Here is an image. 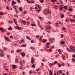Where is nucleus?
Returning <instances> with one entry per match:
<instances>
[{"label":"nucleus","mask_w":75,"mask_h":75,"mask_svg":"<svg viewBox=\"0 0 75 75\" xmlns=\"http://www.w3.org/2000/svg\"><path fill=\"white\" fill-rule=\"evenodd\" d=\"M43 14H51V12L50 11L48 10V9H47V10H45V12H43Z\"/></svg>","instance_id":"f257e3e1"},{"label":"nucleus","mask_w":75,"mask_h":75,"mask_svg":"<svg viewBox=\"0 0 75 75\" xmlns=\"http://www.w3.org/2000/svg\"><path fill=\"white\" fill-rule=\"evenodd\" d=\"M36 6H37V7H38V8H39L40 9H41V6H40V5H38V4H36Z\"/></svg>","instance_id":"f03ea898"},{"label":"nucleus","mask_w":75,"mask_h":75,"mask_svg":"<svg viewBox=\"0 0 75 75\" xmlns=\"http://www.w3.org/2000/svg\"><path fill=\"white\" fill-rule=\"evenodd\" d=\"M70 49L71 51H74V50H75V47H70Z\"/></svg>","instance_id":"7ed1b4c3"},{"label":"nucleus","mask_w":75,"mask_h":75,"mask_svg":"<svg viewBox=\"0 0 75 75\" xmlns=\"http://www.w3.org/2000/svg\"><path fill=\"white\" fill-rule=\"evenodd\" d=\"M18 62V59L17 58H16L15 59V62L16 64H17Z\"/></svg>","instance_id":"20e7f679"},{"label":"nucleus","mask_w":75,"mask_h":75,"mask_svg":"<svg viewBox=\"0 0 75 75\" xmlns=\"http://www.w3.org/2000/svg\"><path fill=\"white\" fill-rule=\"evenodd\" d=\"M34 58H33V57H32L31 63H32V64H34Z\"/></svg>","instance_id":"39448f33"},{"label":"nucleus","mask_w":75,"mask_h":75,"mask_svg":"<svg viewBox=\"0 0 75 75\" xmlns=\"http://www.w3.org/2000/svg\"><path fill=\"white\" fill-rule=\"evenodd\" d=\"M4 55V54L3 53H0V56L1 57H3Z\"/></svg>","instance_id":"423d86ee"},{"label":"nucleus","mask_w":75,"mask_h":75,"mask_svg":"<svg viewBox=\"0 0 75 75\" xmlns=\"http://www.w3.org/2000/svg\"><path fill=\"white\" fill-rule=\"evenodd\" d=\"M13 21L14 23H15L16 25H17V21H16V19H13Z\"/></svg>","instance_id":"0eeeda50"},{"label":"nucleus","mask_w":75,"mask_h":75,"mask_svg":"<svg viewBox=\"0 0 75 75\" xmlns=\"http://www.w3.org/2000/svg\"><path fill=\"white\" fill-rule=\"evenodd\" d=\"M22 55L23 57H24V56H25V52H23L22 53Z\"/></svg>","instance_id":"6e6552de"},{"label":"nucleus","mask_w":75,"mask_h":75,"mask_svg":"<svg viewBox=\"0 0 75 75\" xmlns=\"http://www.w3.org/2000/svg\"><path fill=\"white\" fill-rule=\"evenodd\" d=\"M13 8H14V9H15V10L16 13H18V12H17V8L16 7H15V6H14Z\"/></svg>","instance_id":"1a4fd4ad"},{"label":"nucleus","mask_w":75,"mask_h":75,"mask_svg":"<svg viewBox=\"0 0 75 75\" xmlns=\"http://www.w3.org/2000/svg\"><path fill=\"white\" fill-rule=\"evenodd\" d=\"M0 30H1L2 32H3V31H4V30H3V28L1 27H0Z\"/></svg>","instance_id":"9d476101"},{"label":"nucleus","mask_w":75,"mask_h":75,"mask_svg":"<svg viewBox=\"0 0 75 75\" xmlns=\"http://www.w3.org/2000/svg\"><path fill=\"white\" fill-rule=\"evenodd\" d=\"M8 30H12V28L11 26L9 27L8 28Z\"/></svg>","instance_id":"9b49d317"},{"label":"nucleus","mask_w":75,"mask_h":75,"mask_svg":"<svg viewBox=\"0 0 75 75\" xmlns=\"http://www.w3.org/2000/svg\"><path fill=\"white\" fill-rule=\"evenodd\" d=\"M23 40H21L19 41L20 44H23Z\"/></svg>","instance_id":"f8f14e48"},{"label":"nucleus","mask_w":75,"mask_h":75,"mask_svg":"<svg viewBox=\"0 0 75 75\" xmlns=\"http://www.w3.org/2000/svg\"><path fill=\"white\" fill-rule=\"evenodd\" d=\"M26 37L27 39L28 40H30V38L29 37H28L27 36H26Z\"/></svg>","instance_id":"ddd939ff"},{"label":"nucleus","mask_w":75,"mask_h":75,"mask_svg":"<svg viewBox=\"0 0 75 75\" xmlns=\"http://www.w3.org/2000/svg\"><path fill=\"white\" fill-rule=\"evenodd\" d=\"M70 21L71 22H72L73 21L74 22H75V20L74 19H70Z\"/></svg>","instance_id":"4468645a"},{"label":"nucleus","mask_w":75,"mask_h":75,"mask_svg":"<svg viewBox=\"0 0 75 75\" xmlns=\"http://www.w3.org/2000/svg\"><path fill=\"white\" fill-rule=\"evenodd\" d=\"M13 68H16V65H12Z\"/></svg>","instance_id":"2eb2a0df"},{"label":"nucleus","mask_w":75,"mask_h":75,"mask_svg":"<svg viewBox=\"0 0 75 75\" xmlns=\"http://www.w3.org/2000/svg\"><path fill=\"white\" fill-rule=\"evenodd\" d=\"M67 51H68V52H72V51H71V50H69V49H68V48H67Z\"/></svg>","instance_id":"dca6fc26"},{"label":"nucleus","mask_w":75,"mask_h":75,"mask_svg":"<svg viewBox=\"0 0 75 75\" xmlns=\"http://www.w3.org/2000/svg\"><path fill=\"white\" fill-rule=\"evenodd\" d=\"M49 72L50 73V75H52V71H49Z\"/></svg>","instance_id":"f3484780"},{"label":"nucleus","mask_w":75,"mask_h":75,"mask_svg":"<svg viewBox=\"0 0 75 75\" xmlns=\"http://www.w3.org/2000/svg\"><path fill=\"white\" fill-rule=\"evenodd\" d=\"M62 72L61 70H60L59 71H58L57 72V74H58V75H59V73H60V74H61V73H62Z\"/></svg>","instance_id":"a211bd4d"},{"label":"nucleus","mask_w":75,"mask_h":75,"mask_svg":"<svg viewBox=\"0 0 75 75\" xmlns=\"http://www.w3.org/2000/svg\"><path fill=\"white\" fill-rule=\"evenodd\" d=\"M40 1L41 3H44V0H39Z\"/></svg>","instance_id":"6ab92c4d"},{"label":"nucleus","mask_w":75,"mask_h":75,"mask_svg":"<svg viewBox=\"0 0 75 75\" xmlns=\"http://www.w3.org/2000/svg\"><path fill=\"white\" fill-rule=\"evenodd\" d=\"M5 39L6 40V41H8L9 39L7 38L6 37H5Z\"/></svg>","instance_id":"aec40b11"},{"label":"nucleus","mask_w":75,"mask_h":75,"mask_svg":"<svg viewBox=\"0 0 75 75\" xmlns=\"http://www.w3.org/2000/svg\"><path fill=\"white\" fill-rule=\"evenodd\" d=\"M67 7H68L67 6H64L63 7H64V8H65V9L67 10Z\"/></svg>","instance_id":"412c9836"},{"label":"nucleus","mask_w":75,"mask_h":75,"mask_svg":"<svg viewBox=\"0 0 75 75\" xmlns=\"http://www.w3.org/2000/svg\"><path fill=\"white\" fill-rule=\"evenodd\" d=\"M59 10H62L63 8H62V7L61 6L59 7Z\"/></svg>","instance_id":"4be33fe9"},{"label":"nucleus","mask_w":75,"mask_h":75,"mask_svg":"<svg viewBox=\"0 0 75 75\" xmlns=\"http://www.w3.org/2000/svg\"><path fill=\"white\" fill-rule=\"evenodd\" d=\"M61 44H62L64 45V44H65V42L64 41H61Z\"/></svg>","instance_id":"5701e85b"},{"label":"nucleus","mask_w":75,"mask_h":75,"mask_svg":"<svg viewBox=\"0 0 75 75\" xmlns=\"http://www.w3.org/2000/svg\"><path fill=\"white\" fill-rule=\"evenodd\" d=\"M55 7L56 8V9H58V6L56 5L55 6Z\"/></svg>","instance_id":"b1692460"},{"label":"nucleus","mask_w":75,"mask_h":75,"mask_svg":"<svg viewBox=\"0 0 75 75\" xmlns=\"http://www.w3.org/2000/svg\"><path fill=\"white\" fill-rule=\"evenodd\" d=\"M16 2H15V1H12V4L14 5V4H16Z\"/></svg>","instance_id":"393cba45"},{"label":"nucleus","mask_w":75,"mask_h":75,"mask_svg":"<svg viewBox=\"0 0 75 75\" xmlns=\"http://www.w3.org/2000/svg\"><path fill=\"white\" fill-rule=\"evenodd\" d=\"M18 29L19 30H21V29H23V28L18 26Z\"/></svg>","instance_id":"a878e982"},{"label":"nucleus","mask_w":75,"mask_h":75,"mask_svg":"<svg viewBox=\"0 0 75 75\" xmlns=\"http://www.w3.org/2000/svg\"><path fill=\"white\" fill-rule=\"evenodd\" d=\"M35 64H33V65H32L31 67H32V68H35V65H34Z\"/></svg>","instance_id":"bb28decb"},{"label":"nucleus","mask_w":75,"mask_h":75,"mask_svg":"<svg viewBox=\"0 0 75 75\" xmlns=\"http://www.w3.org/2000/svg\"><path fill=\"white\" fill-rule=\"evenodd\" d=\"M69 11H72V8H69L68 9Z\"/></svg>","instance_id":"cd10ccee"},{"label":"nucleus","mask_w":75,"mask_h":75,"mask_svg":"<svg viewBox=\"0 0 75 75\" xmlns=\"http://www.w3.org/2000/svg\"><path fill=\"white\" fill-rule=\"evenodd\" d=\"M57 1V0H51V1L52 2H55Z\"/></svg>","instance_id":"c85d7f7f"},{"label":"nucleus","mask_w":75,"mask_h":75,"mask_svg":"<svg viewBox=\"0 0 75 75\" xmlns=\"http://www.w3.org/2000/svg\"><path fill=\"white\" fill-rule=\"evenodd\" d=\"M62 59L63 60H65V57L64 56H62Z\"/></svg>","instance_id":"c756f323"},{"label":"nucleus","mask_w":75,"mask_h":75,"mask_svg":"<svg viewBox=\"0 0 75 75\" xmlns=\"http://www.w3.org/2000/svg\"><path fill=\"white\" fill-rule=\"evenodd\" d=\"M58 51H59V54H61V50L60 49L58 50Z\"/></svg>","instance_id":"7c9ffc66"},{"label":"nucleus","mask_w":75,"mask_h":75,"mask_svg":"<svg viewBox=\"0 0 75 75\" xmlns=\"http://www.w3.org/2000/svg\"><path fill=\"white\" fill-rule=\"evenodd\" d=\"M52 40H54V41H55V39L54 38H51V39H50V41H52Z\"/></svg>","instance_id":"2f4dec72"},{"label":"nucleus","mask_w":75,"mask_h":75,"mask_svg":"<svg viewBox=\"0 0 75 75\" xmlns=\"http://www.w3.org/2000/svg\"><path fill=\"white\" fill-rule=\"evenodd\" d=\"M47 46H49L50 45V43L49 42H48L47 43Z\"/></svg>","instance_id":"473e14b6"},{"label":"nucleus","mask_w":75,"mask_h":75,"mask_svg":"<svg viewBox=\"0 0 75 75\" xmlns=\"http://www.w3.org/2000/svg\"><path fill=\"white\" fill-rule=\"evenodd\" d=\"M21 22L22 23H23L24 24V23H25V21H21Z\"/></svg>","instance_id":"72a5a7b5"},{"label":"nucleus","mask_w":75,"mask_h":75,"mask_svg":"<svg viewBox=\"0 0 75 75\" xmlns=\"http://www.w3.org/2000/svg\"><path fill=\"white\" fill-rule=\"evenodd\" d=\"M31 25H32V26H35V24H33V23H32L31 24Z\"/></svg>","instance_id":"f704fd0d"},{"label":"nucleus","mask_w":75,"mask_h":75,"mask_svg":"<svg viewBox=\"0 0 75 75\" xmlns=\"http://www.w3.org/2000/svg\"><path fill=\"white\" fill-rule=\"evenodd\" d=\"M18 26H15L14 28H15V29H18Z\"/></svg>","instance_id":"c9c22d12"},{"label":"nucleus","mask_w":75,"mask_h":75,"mask_svg":"<svg viewBox=\"0 0 75 75\" xmlns=\"http://www.w3.org/2000/svg\"><path fill=\"white\" fill-rule=\"evenodd\" d=\"M31 49H32V50H35V48L34 47H30Z\"/></svg>","instance_id":"e433bc0d"},{"label":"nucleus","mask_w":75,"mask_h":75,"mask_svg":"<svg viewBox=\"0 0 75 75\" xmlns=\"http://www.w3.org/2000/svg\"><path fill=\"white\" fill-rule=\"evenodd\" d=\"M13 23V21H8L9 23Z\"/></svg>","instance_id":"4c0bfd02"},{"label":"nucleus","mask_w":75,"mask_h":75,"mask_svg":"<svg viewBox=\"0 0 75 75\" xmlns=\"http://www.w3.org/2000/svg\"><path fill=\"white\" fill-rule=\"evenodd\" d=\"M7 57L8 58H10V56L8 55H7Z\"/></svg>","instance_id":"58836bf2"},{"label":"nucleus","mask_w":75,"mask_h":75,"mask_svg":"<svg viewBox=\"0 0 75 75\" xmlns=\"http://www.w3.org/2000/svg\"><path fill=\"white\" fill-rule=\"evenodd\" d=\"M6 47H4V48H3L2 50L3 51H4L6 50Z\"/></svg>","instance_id":"ea45409f"},{"label":"nucleus","mask_w":75,"mask_h":75,"mask_svg":"<svg viewBox=\"0 0 75 75\" xmlns=\"http://www.w3.org/2000/svg\"><path fill=\"white\" fill-rule=\"evenodd\" d=\"M19 10H20V11H22V8L20 7L19 8Z\"/></svg>","instance_id":"a19ab883"},{"label":"nucleus","mask_w":75,"mask_h":75,"mask_svg":"<svg viewBox=\"0 0 75 75\" xmlns=\"http://www.w3.org/2000/svg\"><path fill=\"white\" fill-rule=\"evenodd\" d=\"M29 73L30 74H32V71L30 70V71H29Z\"/></svg>","instance_id":"79ce46f5"},{"label":"nucleus","mask_w":75,"mask_h":75,"mask_svg":"<svg viewBox=\"0 0 75 75\" xmlns=\"http://www.w3.org/2000/svg\"><path fill=\"white\" fill-rule=\"evenodd\" d=\"M27 13V12H26V11H24L23 14H26V13Z\"/></svg>","instance_id":"37998d69"},{"label":"nucleus","mask_w":75,"mask_h":75,"mask_svg":"<svg viewBox=\"0 0 75 75\" xmlns=\"http://www.w3.org/2000/svg\"><path fill=\"white\" fill-rule=\"evenodd\" d=\"M72 61L73 62H75V59H74V58H72Z\"/></svg>","instance_id":"c03bdc74"},{"label":"nucleus","mask_w":75,"mask_h":75,"mask_svg":"<svg viewBox=\"0 0 75 75\" xmlns=\"http://www.w3.org/2000/svg\"><path fill=\"white\" fill-rule=\"evenodd\" d=\"M13 37L12 35H11L10 36V38H11H11H13Z\"/></svg>","instance_id":"a18cd8bd"},{"label":"nucleus","mask_w":75,"mask_h":75,"mask_svg":"<svg viewBox=\"0 0 75 75\" xmlns=\"http://www.w3.org/2000/svg\"><path fill=\"white\" fill-rule=\"evenodd\" d=\"M6 9H7L8 10H9V8L8 7V6H6Z\"/></svg>","instance_id":"49530a36"},{"label":"nucleus","mask_w":75,"mask_h":75,"mask_svg":"<svg viewBox=\"0 0 75 75\" xmlns=\"http://www.w3.org/2000/svg\"><path fill=\"white\" fill-rule=\"evenodd\" d=\"M21 51H20V50H18L16 52H20Z\"/></svg>","instance_id":"de8ad7c7"},{"label":"nucleus","mask_w":75,"mask_h":75,"mask_svg":"<svg viewBox=\"0 0 75 75\" xmlns=\"http://www.w3.org/2000/svg\"><path fill=\"white\" fill-rule=\"evenodd\" d=\"M72 57L73 58H75V54H74L72 55Z\"/></svg>","instance_id":"09e8293b"},{"label":"nucleus","mask_w":75,"mask_h":75,"mask_svg":"<svg viewBox=\"0 0 75 75\" xmlns=\"http://www.w3.org/2000/svg\"><path fill=\"white\" fill-rule=\"evenodd\" d=\"M21 46V47H25V46H26V45H23Z\"/></svg>","instance_id":"8fccbe9b"},{"label":"nucleus","mask_w":75,"mask_h":75,"mask_svg":"<svg viewBox=\"0 0 75 75\" xmlns=\"http://www.w3.org/2000/svg\"><path fill=\"white\" fill-rule=\"evenodd\" d=\"M61 65L62 66V67H64V65H65V64L64 63L62 64Z\"/></svg>","instance_id":"3c124183"},{"label":"nucleus","mask_w":75,"mask_h":75,"mask_svg":"<svg viewBox=\"0 0 75 75\" xmlns=\"http://www.w3.org/2000/svg\"><path fill=\"white\" fill-rule=\"evenodd\" d=\"M35 3V2H34V1H32L30 3Z\"/></svg>","instance_id":"603ef678"},{"label":"nucleus","mask_w":75,"mask_h":75,"mask_svg":"<svg viewBox=\"0 0 75 75\" xmlns=\"http://www.w3.org/2000/svg\"><path fill=\"white\" fill-rule=\"evenodd\" d=\"M38 17H39V19H41V18H42V17H40V16H39Z\"/></svg>","instance_id":"864d4df0"},{"label":"nucleus","mask_w":75,"mask_h":75,"mask_svg":"<svg viewBox=\"0 0 75 75\" xmlns=\"http://www.w3.org/2000/svg\"><path fill=\"white\" fill-rule=\"evenodd\" d=\"M39 37H40V36L39 35H37L36 36V38H39Z\"/></svg>","instance_id":"5fc2aeb1"},{"label":"nucleus","mask_w":75,"mask_h":75,"mask_svg":"<svg viewBox=\"0 0 75 75\" xmlns=\"http://www.w3.org/2000/svg\"><path fill=\"white\" fill-rule=\"evenodd\" d=\"M1 15H3V13L2 12H0V16H1Z\"/></svg>","instance_id":"6e6d98bb"},{"label":"nucleus","mask_w":75,"mask_h":75,"mask_svg":"<svg viewBox=\"0 0 75 75\" xmlns=\"http://www.w3.org/2000/svg\"><path fill=\"white\" fill-rule=\"evenodd\" d=\"M61 38H63V37H64V35H61Z\"/></svg>","instance_id":"4d7b16f0"},{"label":"nucleus","mask_w":75,"mask_h":75,"mask_svg":"<svg viewBox=\"0 0 75 75\" xmlns=\"http://www.w3.org/2000/svg\"><path fill=\"white\" fill-rule=\"evenodd\" d=\"M27 2H28V3H30V1H28V0H27Z\"/></svg>","instance_id":"13d9d810"},{"label":"nucleus","mask_w":75,"mask_h":75,"mask_svg":"<svg viewBox=\"0 0 75 75\" xmlns=\"http://www.w3.org/2000/svg\"><path fill=\"white\" fill-rule=\"evenodd\" d=\"M3 75H7V73H4L3 74Z\"/></svg>","instance_id":"bf43d9fd"},{"label":"nucleus","mask_w":75,"mask_h":75,"mask_svg":"<svg viewBox=\"0 0 75 75\" xmlns=\"http://www.w3.org/2000/svg\"><path fill=\"white\" fill-rule=\"evenodd\" d=\"M68 21H69L68 19H67L66 20V22H68Z\"/></svg>","instance_id":"052dcab7"},{"label":"nucleus","mask_w":75,"mask_h":75,"mask_svg":"<svg viewBox=\"0 0 75 75\" xmlns=\"http://www.w3.org/2000/svg\"><path fill=\"white\" fill-rule=\"evenodd\" d=\"M64 17V15H61V18H63V17Z\"/></svg>","instance_id":"680f3d73"},{"label":"nucleus","mask_w":75,"mask_h":75,"mask_svg":"<svg viewBox=\"0 0 75 75\" xmlns=\"http://www.w3.org/2000/svg\"><path fill=\"white\" fill-rule=\"evenodd\" d=\"M51 48L52 49H53L54 48V46H52Z\"/></svg>","instance_id":"e2e57ef3"},{"label":"nucleus","mask_w":75,"mask_h":75,"mask_svg":"<svg viewBox=\"0 0 75 75\" xmlns=\"http://www.w3.org/2000/svg\"><path fill=\"white\" fill-rule=\"evenodd\" d=\"M38 13H39V12H40V10H38Z\"/></svg>","instance_id":"0e129e2a"},{"label":"nucleus","mask_w":75,"mask_h":75,"mask_svg":"<svg viewBox=\"0 0 75 75\" xmlns=\"http://www.w3.org/2000/svg\"><path fill=\"white\" fill-rule=\"evenodd\" d=\"M58 67H61V64H59L58 65Z\"/></svg>","instance_id":"69168bd1"},{"label":"nucleus","mask_w":75,"mask_h":75,"mask_svg":"<svg viewBox=\"0 0 75 75\" xmlns=\"http://www.w3.org/2000/svg\"><path fill=\"white\" fill-rule=\"evenodd\" d=\"M17 1L18 3H20V1L19 0H17Z\"/></svg>","instance_id":"338daca9"},{"label":"nucleus","mask_w":75,"mask_h":75,"mask_svg":"<svg viewBox=\"0 0 75 75\" xmlns=\"http://www.w3.org/2000/svg\"><path fill=\"white\" fill-rule=\"evenodd\" d=\"M62 75H66V74L64 73L62 74Z\"/></svg>","instance_id":"774afa93"}]
</instances>
